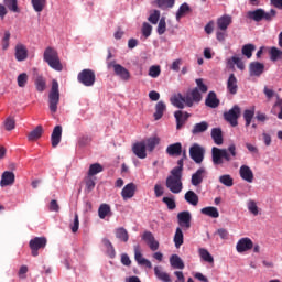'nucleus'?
Segmentation results:
<instances>
[{
    "label": "nucleus",
    "mask_w": 282,
    "mask_h": 282,
    "mask_svg": "<svg viewBox=\"0 0 282 282\" xmlns=\"http://www.w3.org/2000/svg\"><path fill=\"white\" fill-rule=\"evenodd\" d=\"M198 254L203 261L206 263H215V258H213V254L208 251V249L199 248Z\"/></svg>",
    "instance_id": "4c0bfd02"
},
{
    "label": "nucleus",
    "mask_w": 282,
    "mask_h": 282,
    "mask_svg": "<svg viewBox=\"0 0 282 282\" xmlns=\"http://www.w3.org/2000/svg\"><path fill=\"white\" fill-rule=\"evenodd\" d=\"M41 135H43V127L37 126L33 131H31L28 135V140L30 142H34L36 140H39V138H41Z\"/></svg>",
    "instance_id": "79ce46f5"
},
{
    "label": "nucleus",
    "mask_w": 282,
    "mask_h": 282,
    "mask_svg": "<svg viewBox=\"0 0 282 282\" xmlns=\"http://www.w3.org/2000/svg\"><path fill=\"white\" fill-rule=\"evenodd\" d=\"M28 85V74L22 73L18 76V87H25Z\"/></svg>",
    "instance_id": "69168bd1"
},
{
    "label": "nucleus",
    "mask_w": 282,
    "mask_h": 282,
    "mask_svg": "<svg viewBox=\"0 0 282 282\" xmlns=\"http://www.w3.org/2000/svg\"><path fill=\"white\" fill-rule=\"evenodd\" d=\"M191 219L193 217L191 216V212L185 210L177 214V220L181 228H184V230H188L191 228Z\"/></svg>",
    "instance_id": "dca6fc26"
},
{
    "label": "nucleus",
    "mask_w": 282,
    "mask_h": 282,
    "mask_svg": "<svg viewBox=\"0 0 282 282\" xmlns=\"http://www.w3.org/2000/svg\"><path fill=\"white\" fill-rule=\"evenodd\" d=\"M4 127L7 131H12L15 127L14 118L8 117L4 121Z\"/></svg>",
    "instance_id": "338daca9"
},
{
    "label": "nucleus",
    "mask_w": 282,
    "mask_h": 282,
    "mask_svg": "<svg viewBox=\"0 0 282 282\" xmlns=\"http://www.w3.org/2000/svg\"><path fill=\"white\" fill-rule=\"evenodd\" d=\"M232 24V17L228 14H224L223 17L217 19V26L218 30H221V32H226L228 30V26Z\"/></svg>",
    "instance_id": "5701e85b"
},
{
    "label": "nucleus",
    "mask_w": 282,
    "mask_h": 282,
    "mask_svg": "<svg viewBox=\"0 0 282 282\" xmlns=\"http://www.w3.org/2000/svg\"><path fill=\"white\" fill-rule=\"evenodd\" d=\"M29 246L31 248L32 257H39V251L47 246V238L35 237L30 240Z\"/></svg>",
    "instance_id": "1a4fd4ad"
},
{
    "label": "nucleus",
    "mask_w": 282,
    "mask_h": 282,
    "mask_svg": "<svg viewBox=\"0 0 282 282\" xmlns=\"http://www.w3.org/2000/svg\"><path fill=\"white\" fill-rule=\"evenodd\" d=\"M189 12H191V7L188 6V3L185 2L181 4L176 12V20L180 21L182 17H186V14H188Z\"/></svg>",
    "instance_id": "c03bdc74"
},
{
    "label": "nucleus",
    "mask_w": 282,
    "mask_h": 282,
    "mask_svg": "<svg viewBox=\"0 0 282 282\" xmlns=\"http://www.w3.org/2000/svg\"><path fill=\"white\" fill-rule=\"evenodd\" d=\"M208 175L206 167H199L194 174H192L191 184L192 186H202L204 178Z\"/></svg>",
    "instance_id": "4468645a"
},
{
    "label": "nucleus",
    "mask_w": 282,
    "mask_h": 282,
    "mask_svg": "<svg viewBox=\"0 0 282 282\" xmlns=\"http://www.w3.org/2000/svg\"><path fill=\"white\" fill-rule=\"evenodd\" d=\"M162 202L167 206L169 210H175L177 208L174 197H163Z\"/></svg>",
    "instance_id": "13d9d810"
},
{
    "label": "nucleus",
    "mask_w": 282,
    "mask_h": 282,
    "mask_svg": "<svg viewBox=\"0 0 282 282\" xmlns=\"http://www.w3.org/2000/svg\"><path fill=\"white\" fill-rule=\"evenodd\" d=\"M63 138V127L61 126H56L54 129H53V132L51 134V142H52V147L54 149H56V147L58 144H61V139Z\"/></svg>",
    "instance_id": "4be33fe9"
},
{
    "label": "nucleus",
    "mask_w": 282,
    "mask_h": 282,
    "mask_svg": "<svg viewBox=\"0 0 282 282\" xmlns=\"http://www.w3.org/2000/svg\"><path fill=\"white\" fill-rule=\"evenodd\" d=\"M99 219H105L111 216V206L108 204H101L98 209Z\"/></svg>",
    "instance_id": "ea45409f"
},
{
    "label": "nucleus",
    "mask_w": 282,
    "mask_h": 282,
    "mask_svg": "<svg viewBox=\"0 0 282 282\" xmlns=\"http://www.w3.org/2000/svg\"><path fill=\"white\" fill-rule=\"evenodd\" d=\"M102 246L106 248V254L110 258V259H115L116 258V249L113 248V245L111 243L110 239L104 238L101 240Z\"/></svg>",
    "instance_id": "c85d7f7f"
},
{
    "label": "nucleus",
    "mask_w": 282,
    "mask_h": 282,
    "mask_svg": "<svg viewBox=\"0 0 282 282\" xmlns=\"http://www.w3.org/2000/svg\"><path fill=\"white\" fill-rule=\"evenodd\" d=\"M195 83L197 87L193 89H196L198 94H206L208 91V86L204 83L203 78L196 79Z\"/></svg>",
    "instance_id": "3c124183"
},
{
    "label": "nucleus",
    "mask_w": 282,
    "mask_h": 282,
    "mask_svg": "<svg viewBox=\"0 0 282 282\" xmlns=\"http://www.w3.org/2000/svg\"><path fill=\"white\" fill-rule=\"evenodd\" d=\"M115 235L119 241H122L123 243H127L129 241V231L124 229V227H119L115 229Z\"/></svg>",
    "instance_id": "72a5a7b5"
},
{
    "label": "nucleus",
    "mask_w": 282,
    "mask_h": 282,
    "mask_svg": "<svg viewBox=\"0 0 282 282\" xmlns=\"http://www.w3.org/2000/svg\"><path fill=\"white\" fill-rule=\"evenodd\" d=\"M135 191H138V185L135 183H128L121 191V197L123 202L133 199L135 197Z\"/></svg>",
    "instance_id": "ddd939ff"
},
{
    "label": "nucleus",
    "mask_w": 282,
    "mask_h": 282,
    "mask_svg": "<svg viewBox=\"0 0 282 282\" xmlns=\"http://www.w3.org/2000/svg\"><path fill=\"white\" fill-rule=\"evenodd\" d=\"M144 142H145V149H148V151L151 152L155 149V147H158V144H160V138L158 137L150 138Z\"/></svg>",
    "instance_id": "8fccbe9b"
},
{
    "label": "nucleus",
    "mask_w": 282,
    "mask_h": 282,
    "mask_svg": "<svg viewBox=\"0 0 282 282\" xmlns=\"http://www.w3.org/2000/svg\"><path fill=\"white\" fill-rule=\"evenodd\" d=\"M263 94L265 95L268 100H272V98H274V96L276 97L278 100H280L279 95L276 93H274L272 89L268 88V86L264 87Z\"/></svg>",
    "instance_id": "0e129e2a"
},
{
    "label": "nucleus",
    "mask_w": 282,
    "mask_h": 282,
    "mask_svg": "<svg viewBox=\"0 0 282 282\" xmlns=\"http://www.w3.org/2000/svg\"><path fill=\"white\" fill-rule=\"evenodd\" d=\"M241 116V108L239 106H234L229 111L224 113L225 120L231 124V127H237L239 124V117Z\"/></svg>",
    "instance_id": "9d476101"
},
{
    "label": "nucleus",
    "mask_w": 282,
    "mask_h": 282,
    "mask_svg": "<svg viewBox=\"0 0 282 282\" xmlns=\"http://www.w3.org/2000/svg\"><path fill=\"white\" fill-rule=\"evenodd\" d=\"M257 50V46L254 44H246L242 46V55L246 56V58H252V52Z\"/></svg>",
    "instance_id": "09e8293b"
},
{
    "label": "nucleus",
    "mask_w": 282,
    "mask_h": 282,
    "mask_svg": "<svg viewBox=\"0 0 282 282\" xmlns=\"http://www.w3.org/2000/svg\"><path fill=\"white\" fill-rule=\"evenodd\" d=\"M170 265L174 270H184L185 268L184 260H182V258L177 254H172L170 257Z\"/></svg>",
    "instance_id": "a878e982"
},
{
    "label": "nucleus",
    "mask_w": 282,
    "mask_h": 282,
    "mask_svg": "<svg viewBox=\"0 0 282 282\" xmlns=\"http://www.w3.org/2000/svg\"><path fill=\"white\" fill-rule=\"evenodd\" d=\"M208 122L202 121L199 123L194 124L192 129V134L193 135H199V133H205V131H208Z\"/></svg>",
    "instance_id": "473e14b6"
},
{
    "label": "nucleus",
    "mask_w": 282,
    "mask_h": 282,
    "mask_svg": "<svg viewBox=\"0 0 282 282\" xmlns=\"http://www.w3.org/2000/svg\"><path fill=\"white\" fill-rule=\"evenodd\" d=\"M47 84L45 82V78L43 76H39L35 79V88L37 91L43 93L44 89H46Z\"/></svg>",
    "instance_id": "864d4df0"
},
{
    "label": "nucleus",
    "mask_w": 282,
    "mask_h": 282,
    "mask_svg": "<svg viewBox=\"0 0 282 282\" xmlns=\"http://www.w3.org/2000/svg\"><path fill=\"white\" fill-rule=\"evenodd\" d=\"M154 274L159 281L171 282V275L162 270V267H154Z\"/></svg>",
    "instance_id": "2f4dec72"
},
{
    "label": "nucleus",
    "mask_w": 282,
    "mask_h": 282,
    "mask_svg": "<svg viewBox=\"0 0 282 282\" xmlns=\"http://www.w3.org/2000/svg\"><path fill=\"white\" fill-rule=\"evenodd\" d=\"M31 4L33 6V10H35V12H41L42 10H45L47 0H31Z\"/></svg>",
    "instance_id": "a18cd8bd"
},
{
    "label": "nucleus",
    "mask_w": 282,
    "mask_h": 282,
    "mask_svg": "<svg viewBox=\"0 0 282 282\" xmlns=\"http://www.w3.org/2000/svg\"><path fill=\"white\" fill-rule=\"evenodd\" d=\"M166 153L169 155H182V143L176 142V143L170 144L166 148Z\"/></svg>",
    "instance_id": "c9c22d12"
},
{
    "label": "nucleus",
    "mask_w": 282,
    "mask_h": 282,
    "mask_svg": "<svg viewBox=\"0 0 282 282\" xmlns=\"http://www.w3.org/2000/svg\"><path fill=\"white\" fill-rule=\"evenodd\" d=\"M142 239H143V241H145L149 245L150 241L155 239V237L153 236V234L151 231H144L142 235Z\"/></svg>",
    "instance_id": "774afa93"
},
{
    "label": "nucleus",
    "mask_w": 282,
    "mask_h": 282,
    "mask_svg": "<svg viewBox=\"0 0 282 282\" xmlns=\"http://www.w3.org/2000/svg\"><path fill=\"white\" fill-rule=\"evenodd\" d=\"M151 32H153V26L149 24V22H144L142 25V34L145 36V39H149L151 36Z\"/></svg>",
    "instance_id": "bf43d9fd"
},
{
    "label": "nucleus",
    "mask_w": 282,
    "mask_h": 282,
    "mask_svg": "<svg viewBox=\"0 0 282 282\" xmlns=\"http://www.w3.org/2000/svg\"><path fill=\"white\" fill-rule=\"evenodd\" d=\"M28 59V46L23 43H18L15 45V61L19 63Z\"/></svg>",
    "instance_id": "aec40b11"
},
{
    "label": "nucleus",
    "mask_w": 282,
    "mask_h": 282,
    "mask_svg": "<svg viewBox=\"0 0 282 282\" xmlns=\"http://www.w3.org/2000/svg\"><path fill=\"white\" fill-rule=\"evenodd\" d=\"M247 208L249 210V213H251V215H254V217H257V215H259V206L257 205V203L252 199H249L247 202Z\"/></svg>",
    "instance_id": "603ef678"
},
{
    "label": "nucleus",
    "mask_w": 282,
    "mask_h": 282,
    "mask_svg": "<svg viewBox=\"0 0 282 282\" xmlns=\"http://www.w3.org/2000/svg\"><path fill=\"white\" fill-rule=\"evenodd\" d=\"M239 175L243 182L252 184L254 182V172L248 165H241L239 169Z\"/></svg>",
    "instance_id": "2eb2a0df"
},
{
    "label": "nucleus",
    "mask_w": 282,
    "mask_h": 282,
    "mask_svg": "<svg viewBox=\"0 0 282 282\" xmlns=\"http://www.w3.org/2000/svg\"><path fill=\"white\" fill-rule=\"evenodd\" d=\"M148 74L151 78H158L160 74H162V68L160 67V65H153L149 68Z\"/></svg>",
    "instance_id": "4d7b16f0"
},
{
    "label": "nucleus",
    "mask_w": 282,
    "mask_h": 282,
    "mask_svg": "<svg viewBox=\"0 0 282 282\" xmlns=\"http://www.w3.org/2000/svg\"><path fill=\"white\" fill-rule=\"evenodd\" d=\"M205 105L210 107V109H217V107H219V99H217V94H215V91H209L206 97Z\"/></svg>",
    "instance_id": "bb28decb"
},
{
    "label": "nucleus",
    "mask_w": 282,
    "mask_h": 282,
    "mask_svg": "<svg viewBox=\"0 0 282 282\" xmlns=\"http://www.w3.org/2000/svg\"><path fill=\"white\" fill-rule=\"evenodd\" d=\"M148 21H150V23L153 25H158V21H160V11L154 10L148 18Z\"/></svg>",
    "instance_id": "e2e57ef3"
},
{
    "label": "nucleus",
    "mask_w": 282,
    "mask_h": 282,
    "mask_svg": "<svg viewBox=\"0 0 282 282\" xmlns=\"http://www.w3.org/2000/svg\"><path fill=\"white\" fill-rule=\"evenodd\" d=\"M248 19H251L252 21H256L259 23V21H272L274 17H276V10L271 9L269 12H265L263 9H257L253 11H249L247 13Z\"/></svg>",
    "instance_id": "423d86ee"
},
{
    "label": "nucleus",
    "mask_w": 282,
    "mask_h": 282,
    "mask_svg": "<svg viewBox=\"0 0 282 282\" xmlns=\"http://www.w3.org/2000/svg\"><path fill=\"white\" fill-rule=\"evenodd\" d=\"M3 3L11 12H19L18 0H3Z\"/></svg>",
    "instance_id": "5fc2aeb1"
},
{
    "label": "nucleus",
    "mask_w": 282,
    "mask_h": 282,
    "mask_svg": "<svg viewBox=\"0 0 282 282\" xmlns=\"http://www.w3.org/2000/svg\"><path fill=\"white\" fill-rule=\"evenodd\" d=\"M269 54H270V59L273 63H276V61L282 58V51L274 46L270 48Z\"/></svg>",
    "instance_id": "de8ad7c7"
},
{
    "label": "nucleus",
    "mask_w": 282,
    "mask_h": 282,
    "mask_svg": "<svg viewBox=\"0 0 282 282\" xmlns=\"http://www.w3.org/2000/svg\"><path fill=\"white\" fill-rule=\"evenodd\" d=\"M212 139L218 147H221V144H224V134L221 132V128L212 129Z\"/></svg>",
    "instance_id": "c756f323"
},
{
    "label": "nucleus",
    "mask_w": 282,
    "mask_h": 282,
    "mask_svg": "<svg viewBox=\"0 0 282 282\" xmlns=\"http://www.w3.org/2000/svg\"><path fill=\"white\" fill-rule=\"evenodd\" d=\"M174 118L176 120V129L180 130L186 124V121L191 118V113L177 110L174 112Z\"/></svg>",
    "instance_id": "6ab92c4d"
},
{
    "label": "nucleus",
    "mask_w": 282,
    "mask_h": 282,
    "mask_svg": "<svg viewBox=\"0 0 282 282\" xmlns=\"http://www.w3.org/2000/svg\"><path fill=\"white\" fill-rule=\"evenodd\" d=\"M158 34L162 35L164 32H166V20L164 18H161L156 28Z\"/></svg>",
    "instance_id": "052dcab7"
},
{
    "label": "nucleus",
    "mask_w": 282,
    "mask_h": 282,
    "mask_svg": "<svg viewBox=\"0 0 282 282\" xmlns=\"http://www.w3.org/2000/svg\"><path fill=\"white\" fill-rule=\"evenodd\" d=\"M134 261H137L138 265H144L145 268H149V270L153 268V264L149 261V259L142 256L139 245L134 246Z\"/></svg>",
    "instance_id": "f3484780"
},
{
    "label": "nucleus",
    "mask_w": 282,
    "mask_h": 282,
    "mask_svg": "<svg viewBox=\"0 0 282 282\" xmlns=\"http://www.w3.org/2000/svg\"><path fill=\"white\" fill-rule=\"evenodd\" d=\"M219 182L220 184H223L224 186H227L228 188L235 185V180L229 174L219 176Z\"/></svg>",
    "instance_id": "49530a36"
},
{
    "label": "nucleus",
    "mask_w": 282,
    "mask_h": 282,
    "mask_svg": "<svg viewBox=\"0 0 282 282\" xmlns=\"http://www.w3.org/2000/svg\"><path fill=\"white\" fill-rule=\"evenodd\" d=\"M43 58L52 69H55V72H63V64H61V57H58L56 48L51 46L46 47Z\"/></svg>",
    "instance_id": "7ed1b4c3"
},
{
    "label": "nucleus",
    "mask_w": 282,
    "mask_h": 282,
    "mask_svg": "<svg viewBox=\"0 0 282 282\" xmlns=\"http://www.w3.org/2000/svg\"><path fill=\"white\" fill-rule=\"evenodd\" d=\"M227 65H229V67L236 65L241 72L246 69V64H243V61H241L238 56H232L231 58L227 59Z\"/></svg>",
    "instance_id": "58836bf2"
},
{
    "label": "nucleus",
    "mask_w": 282,
    "mask_h": 282,
    "mask_svg": "<svg viewBox=\"0 0 282 282\" xmlns=\"http://www.w3.org/2000/svg\"><path fill=\"white\" fill-rule=\"evenodd\" d=\"M237 77L235 74H230L228 79H227V91L235 96L237 94L239 86L237 85Z\"/></svg>",
    "instance_id": "b1692460"
},
{
    "label": "nucleus",
    "mask_w": 282,
    "mask_h": 282,
    "mask_svg": "<svg viewBox=\"0 0 282 282\" xmlns=\"http://www.w3.org/2000/svg\"><path fill=\"white\" fill-rule=\"evenodd\" d=\"M111 67H113L116 76H119L121 80H129L131 78V73L122 65L116 64V62H109L108 69H111Z\"/></svg>",
    "instance_id": "f8f14e48"
},
{
    "label": "nucleus",
    "mask_w": 282,
    "mask_h": 282,
    "mask_svg": "<svg viewBox=\"0 0 282 282\" xmlns=\"http://www.w3.org/2000/svg\"><path fill=\"white\" fill-rule=\"evenodd\" d=\"M206 154V149L199 145L198 143H194L189 148V158L196 163L202 164L204 162V155Z\"/></svg>",
    "instance_id": "6e6552de"
},
{
    "label": "nucleus",
    "mask_w": 282,
    "mask_h": 282,
    "mask_svg": "<svg viewBox=\"0 0 282 282\" xmlns=\"http://www.w3.org/2000/svg\"><path fill=\"white\" fill-rule=\"evenodd\" d=\"M132 151L137 158L144 160L147 158V142L140 141L133 144Z\"/></svg>",
    "instance_id": "a211bd4d"
},
{
    "label": "nucleus",
    "mask_w": 282,
    "mask_h": 282,
    "mask_svg": "<svg viewBox=\"0 0 282 282\" xmlns=\"http://www.w3.org/2000/svg\"><path fill=\"white\" fill-rule=\"evenodd\" d=\"M14 174L10 171L2 173L0 186L3 188L6 186H12L14 184Z\"/></svg>",
    "instance_id": "393cba45"
},
{
    "label": "nucleus",
    "mask_w": 282,
    "mask_h": 282,
    "mask_svg": "<svg viewBox=\"0 0 282 282\" xmlns=\"http://www.w3.org/2000/svg\"><path fill=\"white\" fill-rule=\"evenodd\" d=\"M237 158V145L231 143L227 149L214 147L212 149V160L215 166L224 164V162H232Z\"/></svg>",
    "instance_id": "f03ea898"
},
{
    "label": "nucleus",
    "mask_w": 282,
    "mask_h": 282,
    "mask_svg": "<svg viewBox=\"0 0 282 282\" xmlns=\"http://www.w3.org/2000/svg\"><path fill=\"white\" fill-rule=\"evenodd\" d=\"M154 3L161 10H169L175 6V0H155Z\"/></svg>",
    "instance_id": "37998d69"
},
{
    "label": "nucleus",
    "mask_w": 282,
    "mask_h": 282,
    "mask_svg": "<svg viewBox=\"0 0 282 282\" xmlns=\"http://www.w3.org/2000/svg\"><path fill=\"white\" fill-rule=\"evenodd\" d=\"M254 248V242L249 237L240 238L236 243V250L239 254L243 252H250Z\"/></svg>",
    "instance_id": "9b49d317"
},
{
    "label": "nucleus",
    "mask_w": 282,
    "mask_h": 282,
    "mask_svg": "<svg viewBox=\"0 0 282 282\" xmlns=\"http://www.w3.org/2000/svg\"><path fill=\"white\" fill-rule=\"evenodd\" d=\"M200 213L202 215H206V217H212V219H217L219 217V209L213 206L202 208Z\"/></svg>",
    "instance_id": "7c9ffc66"
},
{
    "label": "nucleus",
    "mask_w": 282,
    "mask_h": 282,
    "mask_svg": "<svg viewBox=\"0 0 282 282\" xmlns=\"http://www.w3.org/2000/svg\"><path fill=\"white\" fill-rule=\"evenodd\" d=\"M164 111H166V104L159 101L155 105L154 120H161L162 116H164Z\"/></svg>",
    "instance_id": "e433bc0d"
},
{
    "label": "nucleus",
    "mask_w": 282,
    "mask_h": 282,
    "mask_svg": "<svg viewBox=\"0 0 282 282\" xmlns=\"http://www.w3.org/2000/svg\"><path fill=\"white\" fill-rule=\"evenodd\" d=\"M72 232H78V228H80V220L78 219V214H75L73 223H70Z\"/></svg>",
    "instance_id": "680f3d73"
},
{
    "label": "nucleus",
    "mask_w": 282,
    "mask_h": 282,
    "mask_svg": "<svg viewBox=\"0 0 282 282\" xmlns=\"http://www.w3.org/2000/svg\"><path fill=\"white\" fill-rule=\"evenodd\" d=\"M173 241L175 248H182V246L184 245V232L182 231V228H176Z\"/></svg>",
    "instance_id": "f704fd0d"
},
{
    "label": "nucleus",
    "mask_w": 282,
    "mask_h": 282,
    "mask_svg": "<svg viewBox=\"0 0 282 282\" xmlns=\"http://www.w3.org/2000/svg\"><path fill=\"white\" fill-rule=\"evenodd\" d=\"M170 101L176 109H184V107H193L195 102H202V94L197 89H192L186 96L177 93L172 95Z\"/></svg>",
    "instance_id": "f257e3e1"
},
{
    "label": "nucleus",
    "mask_w": 282,
    "mask_h": 282,
    "mask_svg": "<svg viewBox=\"0 0 282 282\" xmlns=\"http://www.w3.org/2000/svg\"><path fill=\"white\" fill-rule=\"evenodd\" d=\"M165 186L174 195H180V193L184 191V183H182V174H180V172H170V175L165 181Z\"/></svg>",
    "instance_id": "20e7f679"
},
{
    "label": "nucleus",
    "mask_w": 282,
    "mask_h": 282,
    "mask_svg": "<svg viewBox=\"0 0 282 282\" xmlns=\"http://www.w3.org/2000/svg\"><path fill=\"white\" fill-rule=\"evenodd\" d=\"M252 118H254V106L243 111L245 127L252 124Z\"/></svg>",
    "instance_id": "a19ab883"
},
{
    "label": "nucleus",
    "mask_w": 282,
    "mask_h": 282,
    "mask_svg": "<svg viewBox=\"0 0 282 282\" xmlns=\"http://www.w3.org/2000/svg\"><path fill=\"white\" fill-rule=\"evenodd\" d=\"M102 173V165L100 163H94L89 166L88 175L94 176Z\"/></svg>",
    "instance_id": "6e6d98bb"
},
{
    "label": "nucleus",
    "mask_w": 282,
    "mask_h": 282,
    "mask_svg": "<svg viewBox=\"0 0 282 282\" xmlns=\"http://www.w3.org/2000/svg\"><path fill=\"white\" fill-rule=\"evenodd\" d=\"M184 199L191 206H197V204H199V196H197V194L191 189L185 193Z\"/></svg>",
    "instance_id": "cd10ccee"
},
{
    "label": "nucleus",
    "mask_w": 282,
    "mask_h": 282,
    "mask_svg": "<svg viewBox=\"0 0 282 282\" xmlns=\"http://www.w3.org/2000/svg\"><path fill=\"white\" fill-rule=\"evenodd\" d=\"M77 79L85 87H94V84L96 83V73L91 69H83L78 74Z\"/></svg>",
    "instance_id": "0eeeda50"
},
{
    "label": "nucleus",
    "mask_w": 282,
    "mask_h": 282,
    "mask_svg": "<svg viewBox=\"0 0 282 282\" xmlns=\"http://www.w3.org/2000/svg\"><path fill=\"white\" fill-rule=\"evenodd\" d=\"M61 101V91H58V82L56 79L52 80V88L48 94V107L52 113L58 111V102Z\"/></svg>",
    "instance_id": "39448f33"
},
{
    "label": "nucleus",
    "mask_w": 282,
    "mask_h": 282,
    "mask_svg": "<svg viewBox=\"0 0 282 282\" xmlns=\"http://www.w3.org/2000/svg\"><path fill=\"white\" fill-rule=\"evenodd\" d=\"M263 72H265V65H263V63L252 62L249 65L250 76H256L257 78H259V76H261V74H263Z\"/></svg>",
    "instance_id": "412c9836"
}]
</instances>
